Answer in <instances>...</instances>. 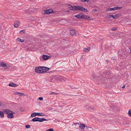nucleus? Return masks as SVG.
<instances>
[{
    "label": "nucleus",
    "instance_id": "72a5a7b5",
    "mask_svg": "<svg viewBox=\"0 0 131 131\" xmlns=\"http://www.w3.org/2000/svg\"><path fill=\"white\" fill-rule=\"evenodd\" d=\"M46 131H54L53 129L51 128L47 130Z\"/></svg>",
    "mask_w": 131,
    "mask_h": 131
},
{
    "label": "nucleus",
    "instance_id": "4be33fe9",
    "mask_svg": "<svg viewBox=\"0 0 131 131\" xmlns=\"http://www.w3.org/2000/svg\"><path fill=\"white\" fill-rule=\"evenodd\" d=\"M90 48L89 47L87 48H84L83 49V50L84 51L88 52L90 50Z\"/></svg>",
    "mask_w": 131,
    "mask_h": 131
},
{
    "label": "nucleus",
    "instance_id": "5fc2aeb1",
    "mask_svg": "<svg viewBox=\"0 0 131 131\" xmlns=\"http://www.w3.org/2000/svg\"><path fill=\"white\" fill-rule=\"evenodd\" d=\"M117 67L116 68H115V69H117Z\"/></svg>",
    "mask_w": 131,
    "mask_h": 131
},
{
    "label": "nucleus",
    "instance_id": "3c124183",
    "mask_svg": "<svg viewBox=\"0 0 131 131\" xmlns=\"http://www.w3.org/2000/svg\"><path fill=\"white\" fill-rule=\"evenodd\" d=\"M53 80V79H52H52H51V81H52Z\"/></svg>",
    "mask_w": 131,
    "mask_h": 131
},
{
    "label": "nucleus",
    "instance_id": "a211bd4d",
    "mask_svg": "<svg viewBox=\"0 0 131 131\" xmlns=\"http://www.w3.org/2000/svg\"><path fill=\"white\" fill-rule=\"evenodd\" d=\"M15 94L18 95L20 96H24L25 94L23 93L18 92H16L14 93Z\"/></svg>",
    "mask_w": 131,
    "mask_h": 131
},
{
    "label": "nucleus",
    "instance_id": "7ed1b4c3",
    "mask_svg": "<svg viewBox=\"0 0 131 131\" xmlns=\"http://www.w3.org/2000/svg\"><path fill=\"white\" fill-rule=\"evenodd\" d=\"M70 6L69 8L71 10H80V9L81 6L78 5L75 6H72L71 5H68Z\"/></svg>",
    "mask_w": 131,
    "mask_h": 131
},
{
    "label": "nucleus",
    "instance_id": "de8ad7c7",
    "mask_svg": "<svg viewBox=\"0 0 131 131\" xmlns=\"http://www.w3.org/2000/svg\"><path fill=\"white\" fill-rule=\"evenodd\" d=\"M81 1L82 2H84V1L83 0H81Z\"/></svg>",
    "mask_w": 131,
    "mask_h": 131
},
{
    "label": "nucleus",
    "instance_id": "f704fd0d",
    "mask_svg": "<svg viewBox=\"0 0 131 131\" xmlns=\"http://www.w3.org/2000/svg\"><path fill=\"white\" fill-rule=\"evenodd\" d=\"M128 115L131 117V109L130 110L128 111Z\"/></svg>",
    "mask_w": 131,
    "mask_h": 131
},
{
    "label": "nucleus",
    "instance_id": "1a4fd4ad",
    "mask_svg": "<svg viewBox=\"0 0 131 131\" xmlns=\"http://www.w3.org/2000/svg\"><path fill=\"white\" fill-rule=\"evenodd\" d=\"M41 67L42 73H45L49 69V68L48 67Z\"/></svg>",
    "mask_w": 131,
    "mask_h": 131
},
{
    "label": "nucleus",
    "instance_id": "09e8293b",
    "mask_svg": "<svg viewBox=\"0 0 131 131\" xmlns=\"http://www.w3.org/2000/svg\"><path fill=\"white\" fill-rule=\"evenodd\" d=\"M31 1H33L34 0H30Z\"/></svg>",
    "mask_w": 131,
    "mask_h": 131
},
{
    "label": "nucleus",
    "instance_id": "c03bdc74",
    "mask_svg": "<svg viewBox=\"0 0 131 131\" xmlns=\"http://www.w3.org/2000/svg\"><path fill=\"white\" fill-rule=\"evenodd\" d=\"M129 49L130 51V53L131 54V48L130 47H129Z\"/></svg>",
    "mask_w": 131,
    "mask_h": 131
},
{
    "label": "nucleus",
    "instance_id": "6ab92c4d",
    "mask_svg": "<svg viewBox=\"0 0 131 131\" xmlns=\"http://www.w3.org/2000/svg\"><path fill=\"white\" fill-rule=\"evenodd\" d=\"M38 113L34 112L32 113L31 115V117H34L36 116H39Z\"/></svg>",
    "mask_w": 131,
    "mask_h": 131
},
{
    "label": "nucleus",
    "instance_id": "aec40b11",
    "mask_svg": "<svg viewBox=\"0 0 131 131\" xmlns=\"http://www.w3.org/2000/svg\"><path fill=\"white\" fill-rule=\"evenodd\" d=\"M85 125L84 124H80L79 126V127L82 130L85 127Z\"/></svg>",
    "mask_w": 131,
    "mask_h": 131
},
{
    "label": "nucleus",
    "instance_id": "58836bf2",
    "mask_svg": "<svg viewBox=\"0 0 131 131\" xmlns=\"http://www.w3.org/2000/svg\"><path fill=\"white\" fill-rule=\"evenodd\" d=\"M38 99H39L40 100H42L43 99V98L42 97H39L38 98Z\"/></svg>",
    "mask_w": 131,
    "mask_h": 131
},
{
    "label": "nucleus",
    "instance_id": "37998d69",
    "mask_svg": "<svg viewBox=\"0 0 131 131\" xmlns=\"http://www.w3.org/2000/svg\"><path fill=\"white\" fill-rule=\"evenodd\" d=\"M40 118H39V117H38V122H40Z\"/></svg>",
    "mask_w": 131,
    "mask_h": 131
},
{
    "label": "nucleus",
    "instance_id": "f8f14e48",
    "mask_svg": "<svg viewBox=\"0 0 131 131\" xmlns=\"http://www.w3.org/2000/svg\"><path fill=\"white\" fill-rule=\"evenodd\" d=\"M106 75L108 78V79H110L111 77V73L109 71H108L106 72Z\"/></svg>",
    "mask_w": 131,
    "mask_h": 131
},
{
    "label": "nucleus",
    "instance_id": "cd10ccee",
    "mask_svg": "<svg viewBox=\"0 0 131 131\" xmlns=\"http://www.w3.org/2000/svg\"><path fill=\"white\" fill-rule=\"evenodd\" d=\"M38 114H38L39 116H47V115H45L43 114L42 113H38Z\"/></svg>",
    "mask_w": 131,
    "mask_h": 131
},
{
    "label": "nucleus",
    "instance_id": "b1692460",
    "mask_svg": "<svg viewBox=\"0 0 131 131\" xmlns=\"http://www.w3.org/2000/svg\"><path fill=\"white\" fill-rule=\"evenodd\" d=\"M0 117L2 118H3L4 117L3 112L2 111H0Z\"/></svg>",
    "mask_w": 131,
    "mask_h": 131
},
{
    "label": "nucleus",
    "instance_id": "4468645a",
    "mask_svg": "<svg viewBox=\"0 0 131 131\" xmlns=\"http://www.w3.org/2000/svg\"><path fill=\"white\" fill-rule=\"evenodd\" d=\"M82 13H80L79 14H78L75 15L74 16V17L78 18H79V19H81V17L82 16Z\"/></svg>",
    "mask_w": 131,
    "mask_h": 131
},
{
    "label": "nucleus",
    "instance_id": "603ef678",
    "mask_svg": "<svg viewBox=\"0 0 131 131\" xmlns=\"http://www.w3.org/2000/svg\"><path fill=\"white\" fill-rule=\"evenodd\" d=\"M53 80V79H52H52H51V81H52Z\"/></svg>",
    "mask_w": 131,
    "mask_h": 131
},
{
    "label": "nucleus",
    "instance_id": "a18cd8bd",
    "mask_svg": "<svg viewBox=\"0 0 131 131\" xmlns=\"http://www.w3.org/2000/svg\"><path fill=\"white\" fill-rule=\"evenodd\" d=\"M74 124L75 125H77V124H79V123H74Z\"/></svg>",
    "mask_w": 131,
    "mask_h": 131
},
{
    "label": "nucleus",
    "instance_id": "393cba45",
    "mask_svg": "<svg viewBox=\"0 0 131 131\" xmlns=\"http://www.w3.org/2000/svg\"><path fill=\"white\" fill-rule=\"evenodd\" d=\"M17 40L18 41L20 42H24V39H21L19 38H17Z\"/></svg>",
    "mask_w": 131,
    "mask_h": 131
},
{
    "label": "nucleus",
    "instance_id": "c85d7f7f",
    "mask_svg": "<svg viewBox=\"0 0 131 131\" xmlns=\"http://www.w3.org/2000/svg\"><path fill=\"white\" fill-rule=\"evenodd\" d=\"M20 111L21 112H24L25 111V110L23 107H21L20 108Z\"/></svg>",
    "mask_w": 131,
    "mask_h": 131
},
{
    "label": "nucleus",
    "instance_id": "c756f323",
    "mask_svg": "<svg viewBox=\"0 0 131 131\" xmlns=\"http://www.w3.org/2000/svg\"><path fill=\"white\" fill-rule=\"evenodd\" d=\"M122 7H118V6H116V7L115 6V10L118 9H120L122 8Z\"/></svg>",
    "mask_w": 131,
    "mask_h": 131
},
{
    "label": "nucleus",
    "instance_id": "ea45409f",
    "mask_svg": "<svg viewBox=\"0 0 131 131\" xmlns=\"http://www.w3.org/2000/svg\"><path fill=\"white\" fill-rule=\"evenodd\" d=\"M84 12H89V11L87 10V9L85 8Z\"/></svg>",
    "mask_w": 131,
    "mask_h": 131
},
{
    "label": "nucleus",
    "instance_id": "6e6d98bb",
    "mask_svg": "<svg viewBox=\"0 0 131 131\" xmlns=\"http://www.w3.org/2000/svg\"><path fill=\"white\" fill-rule=\"evenodd\" d=\"M1 106V104H0V106Z\"/></svg>",
    "mask_w": 131,
    "mask_h": 131
},
{
    "label": "nucleus",
    "instance_id": "2eb2a0df",
    "mask_svg": "<svg viewBox=\"0 0 131 131\" xmlns=\"http://www.w3.org/2000/svg\"><path fill=\"white\" fill-rule=\"evenodd\" d=\"M18 85L15 84L13 82H10L9 84V86L14 87H16Z\"/></svg>",
    "mask_w": 131,
    "mask_h": 131
},
{
    "label": "nucleus",
    "instance_id": "0eeeda50",
    "mask_svg": "<svg viewBox=\"0 0 131 131\" xmlns=\"http://www.w3.org/2000/svg\"><path fill=\"white\" fill-rule=\"evenodd\" d=\"M41 67H36L35 69V71L37 73H42V71L41 70Z\"/></svg>",
    "mask_w": 131,
    "mask_h": 131
},
{
    "label": "nucleus",
    "instance_id": "ddd939ff",
    "mask_svg": "<svg viewBox=\"0 0 131 131\" xmlns=\"http://www.w3.org/2000/svg\"><path fill=\"white\" fill-rule=\"evenodd\" d=\"M19 25L20 23L19 21H16L14 22V27L17 28Z\"/></svg>",
    "mask_w": 131,
    "mask_h": 131
},
{
    "label": "nucleus",
    "instance_id": "bb28decb",
    "mask_svg": "<svg viewBox=\"0 0 131 131\" xmlns=\"http://www.w3.org/2000/svg\"><path fill=\"white\" fill-rule=\"evenodd\" d=\"M20 32L21 34H25V31L24 30H22L20 31Z\"/></svg>",
    "mask_w": 131,
    "mask_h": 131
},
{
    "label": "nucleus",
    "instance_id": "423d86ee",
    "mask_svg": "<svg viewBox=\"0 0 131 131\" xmlns=\"http://www.w3.org/2000/svg\"><path fill=\"white\" fill-rule=\"evenodd\" d=\"M81 19L83 20L87 19L88 20H91L90 17L88 16L85 15H83V14H82Z\"/></svg>",
    "mask_w": 131,
    "mask_h": 131
},
{
    "label": "nucleus",
    "instance_id": "f3484780",
    "mask_svg": "<svg viewBox=\"0 0 131 131\" xmlns=\"http://www.w3.org/2000/svg\"><path fill=\"white\" fill-rule=\"evenodd\" d=\"M0 66H2L4 68H7V65L4 62H0Z\"/></svg>",
    "mask_w": 131,
    "mask_h": 131
},
{
    "label": "nucleus",
    "instance_id": "8fccbe9b",
    "mask_svg": "<svg viewBox=\"0 0 131 131\" xmlns=\"http://www.w3.org/2000/svg\"><path fill=\"white\" fill-rule=\"evenodd\" d=\"M53 80V79H52H52H51V81H52Z\"/></svg>",
    "mask_w": 131,
    "mask_h": 131
},
{
    "label": "nucleus",
    "instance_id": "412c9836",
    "mask_svg": "<svg viewBox=\"0 0 131 131\" xmlns=\"http://www.w3.org/2000/svg\"><path fill=\"white\" fill-rule=\"evenodd\" d=\"M115 10V7L112 8H107L106 9V11H109V10Z\"/></svg>",
    "mask_w": 131,
    "mask_h": 131
},
{
    "label": "nucleus",
    "instance_id": "f257e3e1",
    "mask_svg": "<svg viewBox=\"0 0 131 131\" xmlns=\"http://www.w3.org/2000/svg\"><path fill=\"white\" fill-rule=\"evenodd\" d=\"M106 76L104 74L100 75L97 78V79L102 83H105L107 81Z\"/></svg>",
    "mask_w": 131,
    "mask_h": 131
},
{
    "label": "nucleus",
    "instance_id": "2f4dec72",
    "mask_svg": "<svg viewBox=\"0 0 131 131\" xmlns=\"http://www.w3.org/2000/svg\"><path fill=\"white\" fill-rule=\"evenodd\" d=\"M95 108L94 107H90L89 110V111H93L95 110Z\"/></svg>",
    "mask_w": 131,
    "mask_h": 131
},
{
    "label": "nucleus",
    "instance_id": "dca6fc26",
    "mask_svg": "<svg viewBox=\"0 0 131 131\" xmlns=\"http://www.w3.org/2000/svg\"><path fill=\"white\" fill-rule=\"evenodd\" d=\"M70 34L72 36H74L75 35V31L74 30H71L70 31Z\"/></svg>",
    "mask_w": 131,
    "mask_h": 131
},
{
    "label": "nucleus",
    "instance_id": "9b49d317",
    "mask_svg": "<svg viewBox=\"0 0 131 131\" xmlns=\"http://www.w3.org/2000/svg\"><path fill=\"white\" fill-rule=\"evenodd\" d=\"M50 57V56L43 54L42 56V58L43 60H45L49 59Z\"/></svg>",
    "mask_w": 131,
    "mask_h": 131
},
{
    "label": "nucleus",
    "instance_id": "c9c22d12",
    "mask_svg": "<svg viewBox=\"0 0 131 131\" xmlns=\"http://www.w3.org/2000/svg\"><path fill=\"white\" fill-rule=\"evenodd\" d=\"M92 76L93 79H94V78H95V75L94 74H92Z\"/></svg>",
    "mask_w": 131,
    "mask_h": 131
},
{
    "label": "nucleus",
    "instance_id": "f03ea898",
    "mask_svg": "<svg viewBox=\"0 0 131 131\" xmlns=\"http://www.w3.org/2000/svg\"><path fill=\"white\" fill-rule=\"evenodd\" d=\"M106 76L104 74L100 75L97 78V79L102 83H105L107 81Z\"/></svg>",
    "mask_w": 131,
    "mask_h": 131
},
{
    "label": "nucleus",
    "instance_id": "473e14b6",
    "mask_svg": "<svg viewBox=\"0 0 131 131\" xmlns=\"http://www.w3.org/2000/svg\"><path fill=\"white\" fill-rule=\"evenodd\" d=\"M117 29L116 27H113L112 29H111V30L112 31H115Z\"/></svg>",
    "mask_w": 131,
    "mask_h": 131
},
{
    "label": "nucleus",
    "instance_id": "864d4df0",
    "mask_svg": "<svg viewBox=\"0 0 131 131\" xmlns=\"http://www.w3.org/2000/svg\"><path fill=\"white\" fill-rule=\"evenodd\" d=\"M67 12H69V11L68 10L67 11Z\"/></svg>",
    "mask_w": 131,
    "mask_h": 131
},
{
    "label": "nucleus",
    "instance_id": "e433bc0d",
    "mask_svg": "<svg viewBox=\"0 0 131 131\" xmlns=\"http://www.w3.org/2000/svg\"><path fill=\"white\" fill-rule=\"evenodd\" d=\"M30 125H27L25 126V127L26 128H30Z\"/></svg>",
    "mask_w": 131,
    "mask_h": 131
},
{
    "label": "nucleus",
    "instance_id": "a19ab883",
    "mask_svg": "<svg viewBox=\"0 0 131 131\" xmlns=\"http://www.w3.org/2000/svg\"><path fill=\"white\" fill-rule=\"evenodd\" d=\"M84 1V2H89L90 0H83Z\"/></svg>",
    "mask_w": 131,
    "mask_h": 131
},
{
    "label": "nucleus",
    "instance_id": "20e7f679",
    "mask_svg": "<svg viewBox=\"0 0 131 131\" xmlns=\"http://www.w3.org/2000/svg\"><path fill=\"white\" fill-rule=\"evenodd\" d=\"M121 15V14H118L115 15H108L107 17L108 18H110L112 17L113 18H116L119 17Z\"/></svg>",
    "mask_w": 131,
    "mask_h": 131
},
{
    "label": "nucleus",
    "instance_id": "4c0bfd02",
    "mask_svg": "<svg viewBox=\"0 0 131 131\" xmlns=\"http://www.w3.org/2000/svg\"><path fill=\"white\" fill-rule=\"evenodd\" d=\"M85 107L87 109H88V110H89V108H90V106H88V105H86L85 106Z\"/></svg>",
    "mask_w": 131,
    "mask_h": 131
},
{
    "label": "nucleus",
    "instance_id": "a878e982",
    "mask_svg": "<svg viewBox=\"0 0 131 131\" xmlns=\"http://www.w3.org/2000/svg\"><path fill=\"white\" fill-rule=\"evenodd\" d=\"M48 120H49L48 119H46L45 118H41L40 120V122H43L44 121H48Z\"/></svg>",
    "mask_w": 131,
    "mask_h": 131
},
{
    "label": "nucleus",
    "instance_id": "39448f33",
    "mask_svg": "<svg viewBox=\"0 0 131 131\" xmlns=\"http://www.w3.org/2000/svg\"><path fill=\"white\" fill-rule=\"evenodd\" d=\"M44 14H49L54 13V12L53 10L51 9H47L44 11Z\"/></svg>",
    "mask_w": 131,
    "mask_h": 131
},
{
    "label": "nucleus",
    "instance_id": "5701e85b",
    "mask_svg": "<svg viewBox=\"0 0 131 131\" xmlns=\"http://www.w3.org/2000/svg\"><path fill=\"white\" fill-rule=\"evenodd\" d=\"M38 117H35L32 119V121L33 122H38Z\"/></svg>",
    "mask_w": 131,
    "mask_h": 131
},
{
    "label": "nucleus",
    "instance_id": "79ce46f5",
    "mask_svg": "<svg viewBox=\"0 0 131 131\" xmlns=\"http://www.w3.org/2000/svg\"><path fill=\"white\" fill-rule=\"evenodd\" d=\"M54 94H56V93L53 92H52L50 94L54 95Z\"/></svg>",
    "mask_w": 131,
    "mask_h": 131
},
{
    "label": "nucleus",
    "instance_id": "49530a36",
    "mask_svg": "<svg viewBox=\"0 0 131 131\" xmlns=\"http://www.w3.org/2000/svg\"><path fill=\"white\" fill-rule=\"evenodd\" d=\"M125 86H124V85H123V86L122 87V88H124L125 87Z\"/></svg>",
    "mask_w": 131,
    "mask_h": 131
},
{
    "label": "nucleus",
    "instance_id": "9d476101",
    "mask_svg": "<svg viewBox=\"0 0 131 131\" xmlns=\"http://www.w3.org/2000/svg\"><path fill=\"white\" fill-rule=\"evenodd\" d=\"M11 112V111L8 109H6L5 110H4L3 111V114H8L9 113H10Z\"/></svg>",
    "mask_w": 131,
    "mask_h": 131
},
{
    "label": "nucleus",
    "instance_id": "6e6552de",
    "mask_svg": "<svg viewBox=\"0 0 131 131\" xmlns=\"http://www.w3.org/2000/svg\"><path fill=\"white\" fill-rule=\"evenodd\" d=\"M15 114V113L11 111V112L10 113H9L7 115V117L9 118H12L14 117L13 114Z\"/></svg>",
    "mask_w": 131,
    "mask_h": 131
},
{
    "label": "nucleus",
    "instance_id": "7c9ffc66",
    "mask_svg": "<svg viewBox=\"0 0 131 131\" xmlns=\"http://www.w3.org/2000/svg\"><path fill=\"white\" fill-rule=\"evenodd\" d=\"M85 8L83 7L82 6H81V9H80V11H81L83 12L84 11V9Z\"/></svg>",
    "mask_w": 131,
    "mask_h": 131
}]
</instances>
